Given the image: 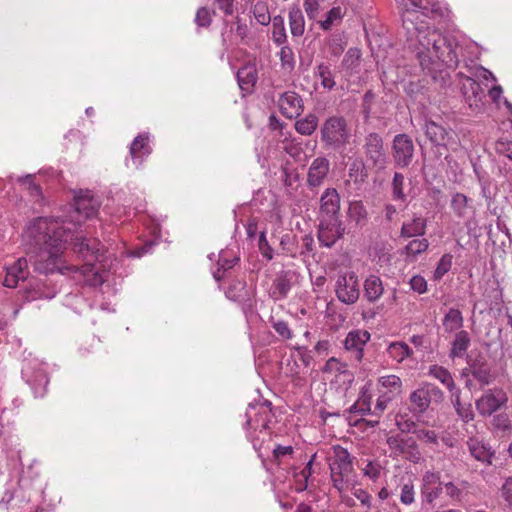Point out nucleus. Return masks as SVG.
Wrapping results in <instances>:
<instances>
[{
    "instance_id": "f257e3e1",
    "label": "nucleus",
    "mask_w": 512,
    "mask_h": 512,
    "mask_svg": "<svg viewBox=\"0 0 512 512\" xmlns=\"http://www.w3.org/2000/svg\"><path fill=\"white\" fill-rule=\"evenodd\" d=\"M100 201L91 191H79L65 219L38 217L23 230L31 262L43 274L70 275L89 286L102 285L107 271L102 269L111 254L98 239L87 238L77 227L97 215Z\"/></svg>"
},
{
    "instance_id": "f03ea898",
    "label": "nucleus",
    "mask_w": 512,
    "mask_h": 512,
    "mask_svg": "<svg viewBox=\"0 0 512 512\" xmlns=\"http://www.w3.org/2000/svg\"><path fill=\"white\" fill-rule=\"evenodd\" d=\"M398 7L408 41L421 67L430 73L444 68L455 69L461 50L458 41L443 35L422 19L443 17L446 7L439 0H408L407 5Z\"/></svg>"
},
{
    "instance_id": "7ed1b4c3",
    "label": "nucleus",
    "mask_w": 512,
    "mask_h": 512,
    "mask_svg": "<svg viewBox=\"0 0 512 512\" xmlns=\"http://www.w3.org/2000/svg\"><path fill=\"white\" fill-rule=\"evenodd\" d=\"M329 468L334 488L340 493L345 492L353 483V458L348 450L340 445L332 447Z\"/></svg>"
},
{
    "instance_id": "20e7f679",
    "label": "nucleus",
    "mask_w": 512,
    "mask_h": 512,
    "mask_svg": "<svg viewBox=\"0 0 512 512\" xmlns=\"http://www.w3.org/2000/svg\"><path fill=\"white\" fill-rule=\"evenodd\" d=\"M321 140L330 148L339 149L345 146L350 138L347 121L342 116H330L321 126Z\"/></svg>"
},
{
    "instance_id": "39448f33",
    "label": "nucleus",
    "mask_w": 512,
    "mask_h": 512,
    "mask_svg": "<svg viewBox=\"0 0 512 512\" xmlns=\"http://www.w3.org/2000/svg\"><path fill=\"white\" fill-rule=\"evenodd\" d=\"M22 376L33 390L35 397H43L49 379L46 364L38 359H26L22 367Z\"/></svg>"
},
{
    "instance_id": "423d86ee",
    "label": "nucleus",
    "mask_w": 512,
    "mask_h": 512,
    "mask_svg": "<svg viewBox=\"0 0 512 512\" xmlns=\"http://www.w3.org/2000/svg\"><path fill=\"white\" fill-rule=\"evenodd\" d=\"M335 294L341 303H356L360 296L358 276L352 271L340 273L335 282Z\"/></svg>"
},
{
    "instance_id": "0eeeda50",
    "label": "nucleus",
    "mask_w": 512,
    "mask_h": 512,
    "mask_svg": "<svg viewBox=\"0 0 512 512\" xmlns=\"http://www.w3.org/2000/svg\"><path fill=\"white\" fill-rule=\"evenodd\" d=\"M245 415L247 418L245 429L270 427V424L274 418L271 403L266 400L257 403H250Z\"/></svg>"
},
{
    "instance_id": "6e6552de",
    "label": "nucleus",
    "mask_w": 512,
    "mask_h": 512,
    "mask_svg": "<svg viewBox=\"0 0 512 512\" xmlns=\"http://www.w3.org/2000/svg\"><path fill=\"white\" fill-rule=\"evenodd\" d=\"M508 402L507 393L501 388L489 389L476 400V409L482 416H490Z\"/></svg>"
},
{
    "instance_id": "1a4fd4ad",
    "label": "nucleus",
    "mask_w": 512,
    "mask_h": 512,
    "mask_svg": "<svg viewBox=\"0 0 512 512\" xmlns=\"http://www.w3.org/2000/svg\"><path fill=\"white\" fill-rule=\"evenodd\" d=\"M443 398V392L434 384L425 383L410 394L411 411L413 413L425 412L432 399Z\"/></svg>"
},
{
    "instance_id": "9d476101",
    "label": "nucleus",
    "mask_w": 512,
    "mask_h": 512,
    "mask_svg": "<svg viewBox=\"0 0 512 512\" xmlns=\"http://www.w3.org/2000/svg\"><path fill=\"white\" fill-rule=\"evenodd\" d=\"M387 444L395 457L400 456L413 463H418L421 459L418 445L412 437L392 436L388 438Z\"/></svg>"
},
{
    "instance_id": "9b49d317",
    "label": "nucleus",
    "mask_w": 512,
    "mask_h": 512,
    "mask_svg": "<svg viewBox=\"0 0 512 512\" xmlns=\"http://www.w3.org/2000/svg\"><path fill=\"white\" fill-rule=\"evenodd\" d=\"M414 155V144L407 134H397L393 139L392 156L395 165L405 168L410 165Z\"/></svg>"
},
{
    "instance_id": "f8f14e48",
    "label": "nucleus",
    "mask_w": 512,
    "mask_h": 512,
    "mask_svg": "<svg viewBox=\"0 0 512 512\" xmlns=\"http://www.w3.org/2000/svg\"><path fill=\"white\" fill-rule=\"evenodd\" d=\"M22 242H24L23 238H22ZM23 245L25 247L28 259L25 257L19 258L12 265H10L6 268V275L3 280V285L8 288L16 287L17 284L19 283V281H24L28 277V275H29L28 262H30L31 265L33 267H35L33 265V263L31 262L27 246L25 245V243H23ZM34 269L38 272V270L36 268H34ZM39 273H41V272L39 271Z\"/></svg>"
},
{
    "instance_id": "ddd939ff",
    "label": "nucleus",
    "mask_w": 512,
    "mask_h": 512,
    "mask_svg": "<svg viewBox=\"0 0 512 512\" xmlns=\"http://www.w3.org/2000/svg\"><path fill=\"white\" fill-rule=\"evenodd\" d=\"M344 227L339 219H321L318 240L325 247H332L344 234Z\"/></svg>"
},
{
    "instance_id": "4468645a",
    "label": "nucleus",
    "mask_w": 512,
    "mask_h": 512,
    "mask_svg": "<svg viewBox=\"0 0 512 512\" xmlns=\"http://www.w3.org/2000/svg\"><path fill=\"white\" fill-rule=\"evenodd\" d=\"M364 151L367 159L378 168H384L386 164V153L383 140L377 133H369L365 137Z\"/></svg>"
},
{
    "instance_id": "2eb2a0df",
    "label": "nucleus",
    "mask_w": 512,
    "mask_h": 512,
    "mask_svg": "<svg viewBox=\"0 0 512 512\" xmlns=\"http://www.w3.org/2000/svg\"><path fill=\"white\" fill-rule=\"evenodd\" d=\"M278 106L283 116L288 119L298 117L303 111V100L294 91L282 93L278 99Z\"/></svg>"
},
{
    "instance_id": "dca6fc26",
    "label": "nucleus",
    "mask_w": 512,
    "mask_h": 512,
    "mask_svg": "<svg viewBox=\"0 0 512 512\" xmlns=\"http://www.w3.org/2000/svg\"><path fill=\"white\" fill-rule=\"evenodd\" d=\"M370 337L371 335L367 330H352L347 334L344 340V347L347 351L354 354L355 360L360 362L363 359L364 347L370 340Z\"/></svg>"
},
{
    "instance_id": "f3484780",
    "label": "nucleus",
    "mask_w": 512,
    "mask_h": 512,
    "mask_svg": "<svg viewBox=\"0 0 512 512\" xmlns=\"http://www.w3.org/2000/svg\"><path fill=\"white\" fill-rule=\"evenodd\" d=\"M340 197L336 189L327 188L320 198L321 219H339Z\"/></svg>"
},
{
    "instance_id": "a211bd4d",
    "label": "nucleus",
    "mask_w": 512,
    "mask_h": 512,
    "mask_svg": "<svg viewBox=\"0 0 512 512\" xmlns=\"http://www.w3.org/2000/svg\"><path fill=\"white\" fill-rule=\"evenodd\" d=\"M425 134L431 143L436 146L446 147L453 140L452 130L433 120L426 121Z\"/></svg>"
},
{
    "instance_id": "6ab92c4d",
    "label": "nucleus",
    "mask_w": 512,
    "mask_h": 512,
    "mask_svg": "<svg viewBox=\"0 0 512 512\" xmlns=\"http://www.w3.org/2000/svg\"><path fill=\"white\" fill-rule=\"evenodd\" d=\"M149 141V134L143 133L139 134L130 145L131 160L136 168H138L152 152Z\"/></svg>"
},
{
    "instance_id": "aec40b11",
    "label": "nucleus",
    "mask_w": 512,
    "mask_h": 512,
    "mask_svg": "<svg viewBox=\"0 0 512 512\" xmlns=\"http://www.w3.org/2000/svg\"><path fill=\"white\" fill-rule=\"evenodd\" d=\"M323 372L334 376L336 381H342L343 383L350 384L354 380V375L348 369V365L334 357L326 361Z\"/></svg>"
},
{
    "instance_id": "412c9836",
    "label": "nucleus",
    "mask_w": 512,
    "mask_h": 512,
    "mask_svg": "<svg viewBox=\"0 0 512 512\" xmlns=\"http://www.w3.org/2000/svg\"><path fill=\"white\" fill-rule=\"evenodd\" d=\"M442 483L438 472L427 471L423 476L422 494L426 501L432 503L442 492Z\"/></svg>"
},
{
    "instance_id": "4be33fe9",
    "label": "nucleus",
    "mask_w": 512,
    "mask_h": 512,
    "mask_svg": "<svg viewBox=\"0 0 512 512\" xmlns=\"http://www.w3.org/2000/svg\"><path fill=\"white\" fill-rule=\"evenodd\" d=\"M330 170V162L325 157L314 159L308 170V184L310 186H319L327 177Z\"/></svg>"
},
{
    "instance_id": "5701e85b",
    "label": "nucleus",
    "mask_w": 512,
    "mask_h": 512,
    "mask_svg": "<svg viewBox=\"0 0 512 512\" xmlns=\"http://www.w3.org/2000/svg\"><path fill=\"white\" fill-rule=\"evenodd\" d=\"M463 95L470 108L479 109L484 97L480 84L472 78H467L463 83Z\"/></svg>"
},
{
    "instance_id": "b1692460",
    "label": "nucleus",
    "mask_w": 512,
    "mask_h": 512,
    "mask_svg": "<svg viewBox=\"0 0 512 512\" xmlns=\"http://www.w3.org/2000/svg\"><path fill=\"white\" fill-rule=\"evenodd\" d=\"M470 343L471 338L467 331L460 330L456 332L454 340L451 343V350L449 356L452 359L462 358L466 354L470 346Z\"/></svg>"
},
{
    "instance_id": "393cba45",
    "label": "nucleus",
    "mask_w": 512,
    "mask_h": 512,
    "mask_svg": "<svg viewBox=\"0 0 512 512\" xmlns=\"http://www.w3.org/2000/svg\"><path fill=\"white\" fill-rule=\"evenodd\" d=\"M428 374L440 381L450 392V395L454 394L455 391H459L460 389L456 386L452 374L448 369L439 366V365H431L429 367Z\"/></svg>"
},
{
    "instance_id": "a878e982",
    "label": "nucleus",
    "mask_w": 512,
    "mask_h": 512,
    "mask_svg": "<svg viewBox=\"0 0 512 512\" xmlns=\"http://www.w3.org/2000/svg\"><path fill=\"white\" fill-rule=\"evenodd\" d=\"M427 221L421 216H414L409 222H404L401 236L405 238L423 236L426 232Z\"/></svg>"
},
{
    "instance_id": "bb28decb",
    "label": "nucleus",
    "mask_w": 512,
    "mask_h": 512,
    "mask_svg": "<svg viewBox=\"0 0 512 512\" xmlns=\"http://www.w3.org/2000/svg\"><path fill=\"white\" fill-rule=\"evenodd\" d=\"M464 318L457 308H450L442 319L443 329L447 333L458 332L463 327Z\"/></svg>"
},
{
    "instance_id": "cd10ccee",
    "label": "nucleus",
    "mask_w": 512,
    "mask_h": 512,
    "mask_svg": "<svg viewBox=\"0 0 512 512\" xmlns=\"http://www.w3.org/2000/svg\"><path fill=\"white\" fill-rule=\"evenodd\" d=\"M384 287L378 276L370 275L364 282V295L369 302L377 301L383 294Z\"/></svg>"
},
{
    "instance_id": "c85d7f7f",
    "label": "nucleus",
    "mask_w": 512,
    "mask_h": 512,
    "mask_svg": "<svg viewBox=\"0 0 512 512\" xmlns=\"http://www.w3.org/2000/svg\"><path fill=\"white\" fill-rule=\"evenodd\" d=\"M467 370L481 384L487 385L491 382V368L485 360L476 359Z\"/></svg>"
},
{
    "instance_id": "c756f323",
    "label": "nucleus",
    "mask_w": 512,
    "mask_h": 512,
    "mask_svg": "<svg viewBox=\"0 0 512 512\" xmlns=\"http://www.w3.org/2000/svg\"><path fill=\"white\" fill-rule=\"evenodd\" d=\"M289 27L293 37H301L305 31V19L302 10L293 6L289 10Z\"/></svg>"
},
{
    "instance_id": "7c9ffc66",
    "label": "nucleus",
    "mask_w": 512,
    "mask_h": 512,
    "mask_svg": "<svg viewBox=\"0 0 512 512\" xmlns=\"http://www.w3.org/2000/svg\"><path fill=\"white\" fill-rule=\"evenodd\" d=\"M377 389H384L385 393H389L391 396L396 397L402 392V381L400 377L394 374L381 376L377 381Z\"/></svg>"
},
{
    "instance_id": "2f4dec72",
    "label": "nucleus",
    "mask_w": 512,
    "mask_h": 512,
    "mask_svg": "<svg viewBox=\"0 0 512 512\" xmlns=\"http://www.w3.org/2000/svg\"><path fill=\"white\" fill-rule=\"evenodd\" d=\"M247 438L252 443L253 448L260 452L267 441L271 440V429L270 427L258 429H246Z\"/></svg>"
},
{
    "instance_id": "473e14b6",
    "label": "nucleus",
    "mask_w": 512,
    "mask_h": 512,
    "mask_svg": "<svg viewBox=\"0 0 512 512\" xmlns=\"http://www.w3.org/2000/svg\"><path fill=\"white\" fill-rule=\"evenodd\" d=\"M451 209L457 217L462 219L473 213L468 197L462 193H455L452 196Z\"/></svg>"
},
{
    "instance_id": "72a5a7b5",
    "label": "nucleus",
    "mask_w": 512,
    "mask_h": 512,
    "mask_svg": "<svg viewBox=\"0 0 512 512\" xmlns=\"http://www.w3.org/2000/svg\"><path fill=\"white\" fill-rule=\"evenodd\" d=\"M450 400L455 408L457 415L463 422H470L474 419V412L470 403L463 404L461 402V390L455 391L454 394L450 395Z\"/></svg>"
},
{
    "instance_id": "f704fd0d",
    "label": "nucleus",
    "mask_w": 512,
    "mask_h": 512,
    "mask_svg": "<svg viewBox=\"0 0 512 512\" xmlns=\"http://www.w3.org/2000/svg\"><path fill=\"white\" fill-rule=\"evenodd\" d=\"M467 444L471 455L476 460L484 463H491L493 452L491 451L490 447H487L484 443L477 439H470Z\"/></svg>"
},
{
    "instance_id": "c9c22d12",
    "label": "nucleus",
    "mask_w": 512,
    "mask_h": 512,
    "mask_svg": "<svg viewBox=\"0 0 512 512\" xmlns=\"http://www.w3.org/2000/svg\"><path fill=\"white\" fill-rule=\"evenodd\" d=\"M387 353L397 363H402L413 354V350L405 342H392L387 347Z\"/></svg>"
},
{
    "instance_id": "e433bc0d",
    "label": "nucleus",
    "mask_w": 512,
    "mask_h": 512,
    "mask_svg": "<svg viewBox=\"0 0 512 512\" xmlns=\"http://www.w3.org/2000/svg\"><path fill=\"white\" fill-rule=\"evenodd\" d=\"M348 218L356 226L363 227L368 221V213L361 201H353L348 208Z\"/></svg>"
},
{
    "instance_id": "4c0bfd02",
    "label": "nucleus",
    "mask_w": 512,
    "mask_h": 512,
    "mask_svg": "<svg viewBox=\"0 0 512 512\" xmlns=\"http://www.w3.org/2000/svg\"><path fill=\"white\" fill-rule=\"evenodd\" d=\"M370 384L363 386L361 395L356 403L350 407V412L365 415L371 411Z\"/></svg>"
},
{
    "instance_id": "58836bf2",
    "label": "nucleus",
    "mask_w": 512,
    "mask_h": 512,
    "mask_svg": "<svg viewBox=\"0 0 512 512\" xmlns=\"http://www.w3.org/2000/svg\"><path fill=\"white\" fill-rule=\"evenodd\" d=\"M236 261H238V258L230 254L229 251H221L217 262V270L213 272L214 278L217 281L221 280L224 272L231 269L236 263Z\"/></svg>"
},
{
    "instance_id": "ea45409f",
    "label": "nucleus",
    "mask_w": 512,
    "mask_h": 512,
    "mask_svg": "<svg viewBox=\"0 0 512 512\" xmlns=\"http://www.w3.org/2000/svg\"><path fill=\"white\" fill-rule=\"evenodd\" d=\"M225 293L227 298L233 301L244 302L249 299L246 283L240 280L233 281Z\"/></svg>"
},
{
    "instance_id": "a19ab883",
    "label": "nucleus",
    "mask_w": 512,
    "mask_h": 512,
    "mask_svg": "<svg viewBox=\"0 0 512 512\" xmlns=\"http://www.w3.org/2000/svg\"><path fill=\"white\" fill-rule=\"evenodd\" d=\"M281 68L286 73H291L295 68V55L292 48L286 44L282 45L278 52Z\"/></svg>"
},
{
    "instance_id": "79ce46f5",
    "label": "nucleus",
    "mask_w": 512,
    "mask_h": 512,
    "mask_svg": "<svg viewBox=\"0 0 512 512\" xmlns=\"http://www.w3.org/2000/svg\"><path fill=\"white\" fill-rule=\"evenodd\" d=\"M318 126V118L314 114H308L306 117L297 120L295 129L302 135H311Z\"/></svg>"
},
{
    "instance_id": "37998d69",
    "label": "nucleus",
    "mask_w": 512,
    "mask_h": 512,
    "mask_svg": "<svg viewBox=\"0 0 512 512\" xmlns=\"http://www.w3.org/2000/svg\"><path fill=\"white\" fill-rule=\"evenodd\" d=\"M344 17V11L340 6L333 7L327 12L326 18L323 21H320V27L328 31L334 25L339 24Z\"/></svg>"
},
{
    "instance_id": "c03bdc74",
    "label": "nucleus",
    "mask_w": 512,
    "mask_h": 512,
    "mask_svg": "<svg viewBox=\"0 0 512 512\" xmlns=\"http://www.w3.org/2000/svg\"><path fill=\"white\" fill-rule=\"evenodd\" d=\"M413 434L424 444L432 446H438L439 444V435L434 430L425 427H416L413 430Z\"/></svg>"
},
{
    "instance_id": "a18cd8bd",
    "label": "nucleus",
    "mask_w": 512,
    "mask_h": 512,
    "mask_svg": "<svg viewBox=\"0 0 512 512\" xmlns=\"http://www.w3.org/2000/svg\"><path fill=\"white\" fill-rule=\"evenodd\" d=\"M272 39L275 44L282 46L286 45L287 34L284 25V20L282 17H275L273 20V31H272Z\"/></svg>"
},
{
    "instance_id": "49530a36",
    "label": "nucleus",
    "mask_w": 512,
    "mask_h": 512,
    "mask_svg": "<svg viewBox=\"0 0 512 512\" xmlns=\"http://www.w3.org/2000/svg\"><path fill=\"white\" fill-rule=\"evenodd\" d=\"M428 246L429 243L427 239L415 238L405 246V251L409 257L415 258L419 254L425 252Z\"/></svg>"
},
{
    "instance_id": "de8ad7c7",
    "label": "nucleus",
    "mask_w": 512,
    "mask_h": 512,
    "mask_svg": "<svg viewBox=\"0 0 512 512\" xmlns=\"http://www.w3.org/2000/svg\"><path fill=\"white\" fill-rule=\"evenodd\" d=\"M315 458V454L311 457V459L307 462L306 466L300 471L299 474H295L296 482H297V491H303L307 488L308 479L312 475V464Z\"/></svg>"
},
{
    "instance_id": "09e8293b",
    "label": "nucleus",
    "mask_w": 512,
    "mask_h": 512,
    "mask_svg": "<svg viewBox=\"0 0 512 512\" xmlns=\"http://www.w3.org/2000/svg\"><path fill=\"white\" fill-rule=\"evenodd\" d=\"M293 454L294 448L291 445L277 444L272 449L273 461L277 462L278 464L284 462L287 459L292 458Z\"/></svg>"
},
{
    "instance_id": "8fccbe9b",
    "label": "nucleus",
    "mask_w": 512,
    "mask_h": 512,
    "mask_svg": "<svg viewBox=\"0 0 512 512\" xmlns=\"http://www.w3.org/2000/svg\"><path fill=\"white\" fill-rule=\"evenodd\" d=\"M360 57H361V52L359 49L350 48L346 52V54L342 60V67H344L346 70H349L351 72L354 71L359 65Z\"/></svg>"
},
{
    "instance_id": "3c124183",
    "label": "nucleus",
    "mask_w": 512,
    "mask_h": 512,
    "mask_svg": "<svg viewBox=\"0 0 512 512\" xmlns=\"http://www.w3.org/2000/svg\"><path fill=\"white\" fill-rule=\"evenodd\" d=\"M256 21L261 25H268L271 21V16L264 2H257L252 8Z\"/></svg>"
},
{
    "instance_id": "603ef678",
    "label": "nucleus",
    "mask_w": 512,
    "mask_h": 512,
    "mask_svg": "<svg viewBox=\"0 0 512 512\" xmlns=\"http://www.w3.org/2000/svg\"><path fill=\"white\" fill-rule=\"evenodd\" d=\"M316 74L320 77L324 88L331 90L335 87L336 83L328 65L323 63L318 65Z\"/></svg>"
},
{
    "instance_id": "864d4df0",
    "label": "nucleus",
    "mask_w": 512,
    "mask_h": 512,
    "mask_svg": "<svg viewBox=\"0 0 512 512\" xmlns=\"http://www.w3.org/2000/svg\"><path fill=\"white\" fill-rule=\"evenodd\" d=\"M54 296L55 292H46L44 290V285L37 283L27 291L26 299L28 301H34L37 299H52Z\"/></svg>"
},
{
    "instance_id": "5fc2aeb1",
    "label": "nucleus",
    "mask_w": 512,
    "mask_h": 512,
    "mask_svg": "<svg viewBox=\"0 0 512 512\" xmlns=\"http://www.w3.org/2000/svg\"><path fill=\"white\" fill-rule=\"evenodd\" d=\"M404 176L401 173L395 172L393 181H392V192L393 198L395 200H406V195L404 194L403 186H404Z\"/></svg>"
},
{
    "instance_id": "6e6d98bb",
    "label": "nucleus",
    "mask_w": 512,
    "mask_h": 512,
    "mask_svg": "<svg viewBox=\"0 0 512 512\" xmlns=\"http://www.w3.org/2000/svg\"><path fill=\"white\" fill-rule=\"evenodd\" d=\"M467 483L462 481L459 484L454 482L445 483L446 494L454 501H460L463 496V490L466 488Z\"/></svg>"
},
{
    "instance_id": "4d7b16f0",
    "label": "nucleus",
    "mask_w": 512,
    "mask_h": 512,
    "mask_svg": "<svg viewBox=\"0 0 512 512\" xmlns=\"http://www.w3.org/2000/svg\"><path fill=\"white\" fill-rule=\"evenodd\" d=\"M452 255L444 254L439 260L437 267L434 271V278L439 280L441 279L447 272L450 271L452 267Z\"/></svg>"
},
{
    "instance_id": "13d9d810",
    "label": "nucleus",
    "mask_w": 512,
    "mask_h": 512,
    "mask_svg": "<svg viewBox=\"0 0 512 512\" xmlns=\"http://www.w3.org/2000/svg\"><path fill=\"white\" fill-rule=\"evenodd\" d=\"M379 396L376 401V405L374 408V414L379 415L384 412V410L387 408L388 404L395 398L391 396L389 393H385L382 390H378Z\"/></svg>"
},
{
    "instance_id": "bf43d9fd",
    "label": "nucleus",
    "mask_w": 512,
    "mask_h": 512,
    "mask_svg": "<svg viewBox=\"0 0 512 512\" xmlns=\"http://www.w3.org/2000/svg\"><path fill=\"white\" fill-rule=\"evenodd\" d=\"M272 327L276 333L284 340H289L293 337V333L288 323L283 320L273 321Z\"/></svg>"
},
{
    "instance_id": "052dcab7",
    "label": "nucleus",
    "mask_w": 512,
    "mask_h": 512,
    "mask_svg": "<svg viewBox=\"0 0 512 512\" xmlns=\"http://www.w3.org/2000/svg\"><path fill=\"white\" fill-rule=\"evenodd\" d=\"M237 79L239 86L244 89V85H250L255 82V75L251 72V69L244 67L238 70Z\"/></svg>"
},
{
    "instance_id": "680f3d73",
    "label": "nucleus",
    "mask_w": 512,
    "mask_h": 512,
    "mask_svg": "<svg viewBox=\"0 0 512 512\" xmlns=\"http://www.w3.org/2000/svg\"><path fill=\"white\" fill-rule=\"evenodd\" d=\"M212 22L210 11L206 7H201L197 10L195 16V23L198 27H208Z\"/></svg>"
},
{
    "instance_id": "e2e57ef3",
    "label": "nucleus",
    "mask_w": 512,
    "mask_h": 512,
    "mask_svg": "<svg viewBox=\"0 0 512 512\" xmlns=\"http://www.w3.org/2000/svg\"><path fill=\"white\" fill-rule=\"evenodd\" d=\"M321 2L322 0H304V10L310 20H315L318 16Z\"/></svg>"
},
{
    "instance_id": "0e129e2a",
    "label": "nucleus",
    "mask_w": 512,
    "mask_h": 512,
    "mask_svg": "<svg viewBox=\"0 0 512 512\" xmlns=\"http://www.w3.org/2000/svg\"><path fill=\"white\" fill-rule=\"evenodd\" d=\"M400 501L404 505H410L415 501V492L412 484L407 483L401 487Z\"/></svg>"
},
{
    "instance_id": "69168bd1",
    "label": "nucleus",
    "mask_w": 512,
    "mask_h": 512,
    "mask_svg": "<svg viewBox=\"0 0 512 512\" xmlns=\"http://www.w3.org/2000/svg\"><path fill=\"white\" fill-rule=\"evenodd\" d=\"M362 471L364 476L373 481H377L381 475V466L378 463L369 461Z\"/></svg>"
},
{
    "instance_id": "338daca9",
    "label": "nucleus",
    "mask_w": 512,
    "mask_h": 512,
    "mask_svg": "<svg viewBox=\"0 0 512 512\" xmlns=\"http://www.w3.org/2000/svg\"><path fill=\"white\" fill-rule=\"evenodd\" d=\"M18 181L24 185H27V189L29 190L30 194L33 196H40L41 195V188L38 184L34 182V176L31 174H28L24 177H20Z\"/></svg>"
},
{
    "instance_id": "774afa93",
    "label": "nucleus",
    "mask_w": 512,
    "mask_h": 512,
    "mask_svg": "<svg viewBox=\"0 0 512 512\" xmlns=\"http://www.w3.org/2000/svg\"><path fill=\"white\" fill-rule=\"evenodd\" d=\"M410 287L413 291L423 294L427 291V282L424 277L414 275L409 281Z\"/></svg>"
}]
</instances>
